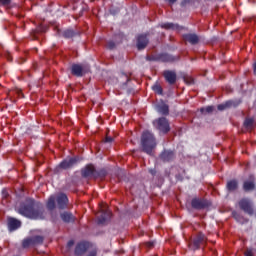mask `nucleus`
<instances>
[{
  "label": "nucleus",
  "instance_id": "1",
  "mask_svg": "<svg viewBox=\"0 0 256 256\" xmlns=\"http://www.w3.org/2000/svg\"><path fill=\"white\" fill-rule=\"evenodd\" d=\"M16 211L27 219H45L43 204L36 202L33 198H27Z\"/></svg>",
  "mask_w": 256,
  "mask_h": 256
},
{
  "label": "nucleus",
  "instance_id": "2",
  "mask_svg": "<svg viewBox=\"0 0 256 256\" xmlns=\"http://www.w3.org/2000/svg\"><path fill=\"white\" fill-rule=\"evenodd\" d=\"M68 204H69V198L67 197V194L60 193L56 197L50 196L47 201L46 207L48 211H54L56 206L58 207V209L63 210V209H67Z\"/></svg>",
  "mask_w": 256,
  "mask_h": 256
},
{
  "label": "nucleus",
  "instance_id": "3",
  "mask_svg": "<svg viewBox=\"0 0 256 256\" xmlns=\"http://www.w3.org/2000/svg\"><path fill=\"white\" fill-rule=\"evenodd\" d=\"M141 147L144 153L151 155L153 153V149L157 147V140L155 139V135L149 131L143 132L141 136Z\"/></svg>",
  "mask_w": 256,
  "mask_h": 256
},
{
  "label": "nucleus",
  "instance_id": "4",
  "mask_svg": "<svg viewBox=\"0 0 256 256\" xmlns=\"http://www.w3.org/2000/svg\"><path fill=\"white\" fill-rule=\"evenodd\" d=\"M153 125L159 132V135H167L171 131V124H169V120L165 117L154 120Z\"/></svg>",
  "mask_w": 256,
  "mask_h": 256
},
{
  "label": "nucleus",
  "instance_id": "5",
  "mask_svg": "<svg viewBox=\"0 0 256 256\" xmlns=\"http://www.w3.org/2000/svg\"><path fill=\"white\" fill-rule=\"evenodd\" d=\"M191 207L196 211H203V209H208V207H211V202L204 198H193L191 200Z\"/></svg>",
  "mask_w": 256,
  "mask_h": 256
},
{
  "label": "nucleus",
  "instance_id": "6",
  "mask_svg": "<svg viewBox=\"0 0 256 256\" xmlns=\"http://www.w3.org/2000/svg\"><path fill=\"white\" fill-rule=\"evenodd\" d=\"M77 163H79V157L77 156L66 158L56 167V171H59V169H71L72 167H75Z\"/></svg>",
  "mask_w": 256,
  "mask_h": 256
},
{
  "label": "nucleus",
  "instance_id": "7",
  "mask_svg": "<svg viewBox=\"0 0 256 256\" xmlns=\"http://www.w3.org/2000/svg\"><path fill=\"white\" fill-rule=\"evenodd\" d=\"M239 207L248 215H253L255 213V210L253 209V202L247 198H243L239 201Z\"/></svg>",
  "mask_w": 256,
  "mask_h": 256
},
{
  "label": "nucleus",
  "instance_id": "8",
  "mask_svg": "<svg viewBox=\"0 0 256 256\" xmlns=\"http://www.w3.org/2000/svg\"><path fill=\"white\" fill-rule=\"evenodd\" d=\"M206 243H207V236H205L203 232H199L192 241V247L194 250H197L201 248V245H205Z\"/></svg>",
  "mask_w": 256,
  "mask_h": 256
},
{
  "label": "nucleus",
  "instance_id": "9",
  "mask_svg": "<svg viewBox=\"0 0 256 256\" xmlns=\"http://www.w3.org/2000/svg\"><path fill=\"white\" fill-rule=\"evenodd\" d=\"M95 166L93 164H88L81 170V175L84 179H95V173H96Z\"/></svg>",
  "mask_w": 256,
  "mask_h": 256
},
{
  "label": "nucleus",
  "instance_id": "10",
  "mask_svg": "<svg viewBox=\"0 0 256 256\" xmlns=\"http://www.w3.org/2000/svg\"><path fill=\"white\" fill-rule=\"evenodd\" d=\"M159 159L163 163H171V161L175 160V152L173 150H164L160 153Z\"/></svg>",
  "mask_w": 256,
  "mask_h": 256
},
{
  "label": "nucleus",
  "instance_id": "11",
  "mask_svg": "<svg viewBox=\"0 0 256 256\" xmlns=\"http://www.w3.org/2000/svg\"><path fill=\"white\" fill-rule=\"evenodd\" d=\"M147 45H149V38L147 37V34L138 35L136 44L138 51H143Z\"/></svg>",
  "mask_w": 256,
  "mask_h": 256
},
{
  "label": "nucleus",
  "instance_id": "12",
  "mask_svg": "<svg viewBox=\"0 0 256 256\" xmlns=\"http://www.w3.org/2000/svg\"><path fill=\"white\" fill-rule=\"evenodd\" d=\"M87 249H89V242H79L75 247L74 254L76 256L85 255Z\"/></svg>",
  "mask_w": 256,
  "mask_h": 256
},
{
  "label": "nucleus",
  "instance_id": "13",
  "mask_svg": "<svg viewBox=\"0 0 256 256\" xmlns=\"http://www.w3.org/2000/svg\"><path fill=\"white\" fill-rule=\"evenodd\" d=\"M7 225H8V231L10 232L17 231V229H20L21 227V221L16 218L9 217L7 219Z\"/></svg>",
  "mask_w": 256,
  "mask_h": 256
},
{
  "label": "nucleus",
  "instance_id": "14",
  "mask_svg": "<svg viewBox=\"0 0 256 256\" xmlns=\"http://www.w3.org/2000/svg\"><path fill=\"white\" fill-rule=\"evenodd\" d=\"M163 76L169 85H175V83H177V73H175V71L166 70Z\"/></svg>",
  "mask_w": 256,
  "mask_h": 256
},
{
  "label": "nucleus",
  "instance_id": "15",
  "mask_svg": "<svg viewBox=\"0 0 256 256\" xmlns=\"http://www.w3.org/2000/svg\"><path fill=\"white\" fill-rule=\"evenodd\" d=\"M155 60L160 63H173V61H176L175 57L168 53L158 54Z\"/></svg>",
  "mask_w": 256,
  "mask_h": 256
},
{
  "label": "nucleus",
  "instance_id": "16",
  "mask_svg": "<svg viewBox=\"0 0 256 256\" xmlns=\"http://www.w3.org/2000/svg\"><path fill=\"white\" fill-rule=\"evenodd\" d=\"M71 73L74 77H83L85 75V69L81 64H72Z\"/></svg>",
  "mask_w": 256,
  "mask_h": 256
},
{
  "label": "nucleus",
  "instance_id": "17",
  "mask_svg": "<svg viewBox=\"0 0 256 256\" xmlns=\"http://www.w3.org/2000/svg\"><path fill=\"white\" fill-rule=\"evenodd\" d=\"M184 41L190 43V45H197L199 43V36L195 33H187L183 35Z\"/></svg>",
  "mask_w": 256,
  "mask_h": 256
},
{
  "label": "nucleus",
  "instance_id": "18",
  "mask_svg": "<svg viewBox=\"0 0 256 256\" xmlns=\"http://www.w3.org/2000/svg\"><path fill=\"white\" fill-rule=\"evenodd\" d=\"M162 29L172 30V31H181L183 27L179 26V24H174L170 22L160 24Z\"/></svg>",
  "mask_w": 256,
  "mask_h": 256
},
{
  "label": "nucleus",
  "instance_id": "19",
  "mask_svg": "<svg viewBox=\"0 0 256 256\" xmlns=\"http://www.w3.org/2000/svg\"><path fill=\"white\" fill-rule=\"evenodd\" d=\"M60 217L64 223H74L75 222V216H73V213L71 212H63L60 214Z\"/></svg>",
  "mask_w": 256,
  "mask_h": 256
},
{
  "label": "nucleus",
  "instance_id": "20",
  "mask_svg": "<svg viewBox=\"0 0 256 256\" xmlns=\"http://www.w3.org/2000/svg\"><path fill=\"white\" fill-rule=\"evenodd\" d=\"M156 111L160 113L161 115H169V105L167 104H158L156 106Z\"/></svg>",
  "mask_w": 256,
  "mask_h": 256
},
{
  "label": "nucleus",
  "instance_id": "21",
  "mask_svg": "<svg viewBox=\"0 0 256 256\" xmlns=\"http://www.w3.org/2000/svg\"><path fill=\"white\" fill-rule=\"evenodd\" d=\"M109 215H111V213H109L107 211H102L101 214L98 215V218H97L98 225H103L107 221V218L109 217Z\"/></svg>",
  "mask_w": 256,
  "mask_h": 256
},
{
  "label": "nucleus",
  "instance_id": "22",
  "mask_svg": "<svg viewBox=\"0 0 256 256\" xmlns=\"http://www.w3.org/2000/svg\"><path fill=\"white\" fill-rule=\"evenodd\" d=\"M200 113L202 115H213L215 113V106H206L200 108Z\"/></svg>",
  "mask_w": 256,
  "mask_h": 256
},
{
  "label": "nucleus",
  "instance_id": "23",
  "mask_svg": "<svg viewBox=\"0 0 256 256\" xmlns=\"http://www.w3.org/2000/svg\"><path fill=\"white\" fill-rule=\"evenodd\" d=\"M31 241H32V247L35 245H43V241L45 240V238H43V236H32L30 237Z\"/></svg>",
  "mask_w": 256,
  "mask_h": 256
},
{
  "label": "nucleus",
  "instance_id": "24",
  "mask_svg": "<svg viewBox=\"0 0 256 256\" xmlns=\"http://www.w3.org/2000/svg\"><path fill=\"white\" fill-rule=\"evenodd\" d=\"M75 35H77V33L75 31H73L72 29L64 30L62 33V37H64V39H73V37H75Z\"/></svg>",
  "mask_w": 256,
  "mask_h": 256
},
{
  "label": "nucleus",
  "instance_id": "25",
  "mask_svg": "<svg viewBox=\"0 0 256 256\" xmlns=\"http://www.w3.org/2000/svg\"><path fill=\"white\" fill-rule=\"evenodd\" d=\"M239 186V184L237 183V180H230L227 182V189L228 191H235L237 190V187Z\"/></svg>",
  "mask_w": 256,
  "mask_h": 256
},
{
  "label": "nucleus",
  "instance_id": "26",
  "mask_svg": "<svg viewBox=\"0 0 256 256\" xmlns=\"http://www.w3.org/2000/svg\"><path fill=\"white\" fill-rule=\"evenodd\" d=\"M244 191H253L255 189V182L253 181H246L243 185Z\"/></svg>",
  "mask_w": 256,
  "mask_h": 256
},
{
  "label": "nucleus",
  "instance_id": "27",
  "mask_svg": "<svg viewBox=\"0 0 256 256\" xmlns=\"http://www.w3.org/2000/svg\"><path fill=\"white\" fill-rule=\"evenodd\" d=\"M105 177H107V170L105 169H101L99 171L96 170L94 179H99V178L103 179Z\"/></svg>",
  "mask_w": 256,
  "mask_h": 256
},
{
  "label": "nucleus",
  "instance_id": "28",
  "mask_svg": "<svg viewBox=\"0 0 256 256\" xmlns=\"http://www.w3.org/2000/svg\"><path fill=\"white\" fill-rule=\"evenodd\" d=\"M22 247L24 249H28V247H33V242L31 240V237L26 238L22 241Z\"/></svg>",
  "mask_w": 256,
  "mask_h": 256
},
{
  "label": "nucleus",
  "instance_id": "29",
  "mask_svg": "<svg viewBox=\"0 0 256 256\" xmlns=\"http://www.w3.org/2000/svg\"><path fill=\"white\" fill-rule=\"evenodd\" d=\"M152 91L157 93V95H163V88L159 84L152 86Z\"/></svg>",
  "mask_w": 256,
  "mask_h": 256
},
{
  "label": "nucleus",
  "instance_id": "30",
  "mask_svg": "<svg viewBox=\"0 0 256 256\" xmlns=\"http://www.w3.org/2000/svg\"><path fill=\"white\" fill-rule=\"evenodd\" d=\"M253 118H246L244 121V127H253Z\"/></svg>",
  "mask_w": 256,
  "mask_h": 256
},
{
  "label": "nucleus",
  "instance_id": "31",
  "mask_svg": "<svg viewBox=\"0 0 256 256\" xmlns=\"http://www.w3.org/2000/svg\"><path fill=\"white\" fill-rule=\"evenodd\" d=\"M9 197V192L7 189H2V199H7Z\"/></svg>",
  "mask_w": 256,
  "mask_h": 256
},
{
  "label": "nucleus",
  "instance_id": "32",
  "mask_svg": "<svg viewBox=\"0 0 256 256\" xmlns=\"http://www.w3.org/2000/svg\"><path fill=\"white\" fill-rule=\"evenodd\" d=\"M107 48L113 50L115 48V43L113 41L107 42Z\"/></svg>",
  "mask_w": 256,
  "mask_h": 256
},
{
  "label": "nucleus",
  "instance_id": "33",
  "mask_svg": "<svg viewBox=\"0 0 256 256\" xmlns=\"http://www.w3.org/2000/svg\"><path fill=\"white\" fill-rule=\"evenodd\" d=\"M0 3L4 6L11 5V0H0Z\"/></svg>",
  "mask_w": 256,
  "mask_h": 256
},
{
  "label": "nucleus",
  "instance_id": "34",
  "mask_svg": "<svg viewBox=\"0 0 256 256\" xmlns=\"http://www.w3.org/2000/svg\"><path fill=\"white\" fill-rule=\"evenodd\" d=\"M218 111H225V104H219L217 106Z\"/></svg>",
  "mask_w": 256,
  "mask_h": 256
},
{
  "label": "nucleus",
  "instance_id": "35",
  "mask_svg": "<svg viewBox=\"0 0 256 256\" xmlns=\"http://www.w3.org/2000/svg\"><path fill=\"white\" fill-rule=\"evenodd\" d=\"M105 143H113V137L107 136V137L105 138Z\"/></svg>",
  "mask_w": 256,
  "mask_h": 256
},
{
  "label": "nucleus",
  "instance_id": "36",
  "mask_svg": "<svg viewBox=\"0 0 256 256\" xmlns=\"http://www.w3.org/2000/svg\"><path fill=\"white\" fill-rule=\"evenodd\" d=\"M234 218L236 219V221H239V223H243V222L241 221V216H239V214L234 213Z\"/></svg>",
  "mask_w": 256,
  "mask_h": 256
},
{
  "label": "nucleus",
  "instance_id": "37",
  "mask_svg": "<svg viewBox=\"0 0 256 256\" xmlns=\"http://www.w3.org/2000/svg\"><path fill=\"white\" fill-rule=\"evenodd\" d=\"M73 245H75V241L69 240L67 243V247L70 249V247H73Z\"/></svg>",
  "mask_w": 256,
  "mask_h": 256
},
{
  "label": "nucleus",
  "instance_id": "38",
  "mask_svg": "<svg viewBox=\"0 0 256 256\" xmlns=\"http://www.w3.org/2000/svg\"><path fill=\"white\" fill-rule=\"evenodd\" d=\"M155 59H157V55L156 56H148L147 57V61H157Z\"/></svg>",
  "mask_w": 256,
  "mask_h": 256
},
{
  "label": "nucleus",
  "instance_id": "39",
  "mask_svg": "<svg viewBox=\"0 0 256 256\" xmlns=\"http://www.w3.org/2000/svg\"><path fill=\"white\" fill-rule=\"evenodd\" d=\"M88 256H97V250H92L89 252Z\"/></svg>",
  "mask_w": 256,
  "mask_h": 256
},
{
  "label": "nucleus",
  "instance_id": "40",
  "mask_svg": "<svg viewBox=\"0 0 256 256\" xmlns=\"http://www.w3.org/2000/svg\"><path fill=\"white\" fill-rule=\"evenodd\" d=\"M245 256H253V251L247 250V251L245 252Z\"/></svg>",
  "mask_w": 256,
  "mask_h": 256
},
{
  "label": "nucleus",
  "instance_id": "41",
  "mask_svg": "<svg viewBox=\"0 0 256 256\" xmlns=\"http://www.w3.org/2000/svg\"><path fill=\"white\" fill-rule=\"evenodd\" d=\"M149 173L152 174L153 176L156 175L157 171H155V169H150L149 170Z\"/></svg>",
  "mask_w": 256,
  "mask_h": 256
},
{
  "label": "nucleus",
  "instance_id": "42",
  "mask_svg": "<svg viewBox=\"0 0 256 256\" xmlns=\"http://www.w3.org/2000/svg\"><path fill=\"white\" fill-rule=\"evenodd\" d=\"M225 107L227 108V107H231V101H226L225 102Z\"/></svg>",
  "mask_w": 256,
  "mask_h": 256
},
{
  "label": "nucleus",
  "instance_id": "43",
  "mask_svg": "<svg viewBox=\"0 0 256 256\" xmlns=\"http://www.w3.org/2000/svg\"><path fill=\"white\" fill-rule=\"evenodd\" d=\"M147 245H148L149 247H153V245H155V242H147Z\"/></svg>",
  "mask_w": 256,
  "mask_h": 256
},
{
  "label": "nucleus",
  "instance_id": "44",
  "mask_svg": "<svg viewBox=\"0 0 256 256\" xmlns=\"http://www.w3.org/2000/svg\"><path fill=\"white\" fill-rule=\"evenodd\" d=\"M168 1V3H170L171 5H173V3H176L177 2V0H167Z\"/></svg>",
  "mask_w": 256,
  "mask_h": 256
},
{
  "label": "nucleus",
  "instance_id": "45",
  "mask_svg": "<svg viewBox=\"0 0 256 256\" xmlns=\"http://www.w3.org/2000/svg\"><path fill=\"white\" fill-rule=\"evenodd\" d=\"M253 71H254V75H256V62L253 65Z\"/></svg>",
  "mask_w": 256,
  "mask_h": 256
},
{
  "label": "nucleus",
  "instance_id": "46",
  "mask_svg": "<svg viewBox=\"0 0 256 256\" xmlns=\"http://www.w3.org/2000/svg\"><path fill=\"white\" fill-rule=\"evenodd\" d=\"M181 5H182V7H183V6L185 5V2H182Z\"/></svg>",
  "mask_w": 256,
  "mask_h": 256
}]
</instances>
